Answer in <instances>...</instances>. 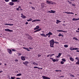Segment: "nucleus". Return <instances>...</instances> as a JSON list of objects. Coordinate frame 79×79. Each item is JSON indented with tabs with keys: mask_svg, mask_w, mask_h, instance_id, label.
I'll return each instance as SVG.
<instances>
[{
	"mask_svg": "<svg viewBox=\"0 0 79 79\" xmlns=\"http://www.w3.org/2000/svg\"><path fill=\"white\" fill-rule=\"evenodd\" d=\"M55 40L53 39L52 40L49 41L50 43V46L51 47H54V44H55Z\"/></svg>",
	"mask_w": 79,
	"mask_h": 79,
	"instance_id": "nucleus-1",
	"label": "nucleus"
},
{
	"mask_svg": "<svg viewBox=\"0 0 79 79\" xmlns=\"http://www.w3.org/2000/svg\"><path fill=\"white\" fill-rule=\"evenodd\" d=\"M46 3L48 4H49L50 5H55L56 4V2H53L52 1L47 0L46 1Z\"/></svg>",
	"mask_w": 79,
	"mask_h": 79,
	"instance_id": "nucleus-2",
	"label": "nucleus"
},
{
	"mask_svg": "<svg viewBox=\"0 0 79 79\" xmlns=\"http://www.w3.org/2000/svg\"><path fill=\"white\" fill-rule=\"evenodd\" d=\"M70 49L71 51H73V50H79V49L78 48H73L72 47H70Z\"/></svg>",
	"mask_w": 79,
	"mask_h": 79,
	"instance_id": "nucleus-3",
	"label": "nucleus"
},
{
	"mask_svg": "<svg viewBox=\"0 0 79 79\" xmlns=\"http://www.w3.org/2000/svg\"><path fill=\"white\" fill-rule=\"evenodd\" d=\"M7 51H8V52L10 54V55L12 54V50H11V49H8Z\"/></svg>",
	"mask_w": 79,
	"mask_h": 79,
	"instance_id": "nucleus-4",
	"label": "nucleus"
},
{
	"mask_svg": "<svg viewBox=\"0 0 79 79\" xmlns=\"http://www.w3.org/2000/svg\"><path fill=\"white\" fill-rule=\"evenodd\" d=\"M53 35V33L51 31H49L48 33L46 34V36H48V35Z\"/></svg>",
	"mask_w": 79,
	"mask_h": 79,
	"instance_id": "nucleus-5",
	"label": "nucleus"
},
{
	"mask_svg": "<svg viewBox=\"0 0 79 79\" xmlns=\"http://www.w3.org/2000/svg\"><path fill=\"white\" fill-rule=\"evenodd\" d=\"M23 64H25V65H26L27 66V64H29V62L28 61H25L24 62H23Z\"/></svg>",
	"mask_w": 79,
	"mask_h": 79,
	"instance_id": "nucleus-6",
	"label": "nucleus"
},
{
	"mask_svg": "<svg viewBox=\"0 0 79 79\" xmlns=\"http://www.w3.org/2000/svg\"><path fill=\"white\" fill-rule=\"evenodd\" d=\"M42 77L43 79H50V78L47 77H45V76H42Z\"/></svg>",
	"mask_w": 79,
	"mask_h": 79,
	"instance_id": "nucleus-7",
	"label": "nucleus"
},
{
	"mask_svg": "<svg viewBox=\"0 0 79 79\" xmlns=\"http://www.w3.org/2000/svg\"><path fill=\"white\" fill-rule=\"evenodd\" d=\"M5 31H8L9 32H13V31L12 30H10L9 29H5Z\"/></svg>",
	"mask_w": 79,
	"mask_h": 79,
	"instance_id": "nucleus-8",
	"label": "nucleus"
},
{
	"mask_svg": "<svg viewBox=\"0 0 79 79\" xmlns=\"http://www.w3.org/2000/svg\"><path fill=\"white\" fill-rule=\"evenodd\" d=\"M61 55H62V53H59L58 54V56H56V58H58L60 57L61 56Z\"/></svg>",
	"mask_w": 79,
	"mask_h": 79,
	"instance_id": "nucleus-9",
	"label": "nucleus"
},
{
	"mask_svg": "<svg viewBox=\"0 0 79 79\" xmlns=\"http://www.w3.org/2000/svg\"><path fill=\"white\" fill-rule=\"evenodd\" d=\"M40 20L39 19H35L32 20V22L33 23V22H37V21H40Z\"/></svg>",
	"mask_w": 79,
	"mask_h": 79,
	"instance_id": "nucleus-10",
	"label": "nucleus"
},
{
	"mask_svg": "<svg viewBox=\"0 0 79 79\" xmlns=\"http://www.w3.org/2000/svg\"><path fill=\"white\" fill-rule=\"evenodd\" d=\"M21 18H26V16H24V15H23V14H21Z\"/></svg>",
	"mask_w": 79,
	"mask_h": 79,
	"instance_id": "nucleus-11",
	"label": "nucleus"
},
{
	"mask_svg": "<svg viewBox=\"0 0 79 79\" xmlns=\"http://www.w3.org/2000/svg\"><path fill=\"white\" fill-rule=\"evenodd\" d=\"M23 49H24V50H26L28 52H29V51H30V50H29V49L28 48H25V47H23Z\"/></svg>",
	"mask_w": 79,
	"mask_h": 79,
	"instance_id": "nucleus-12",
	"label": "nucleus"
},
{
	"mask_svg": "<svg viewBox=\"0 0 79 79\" xmlns=\"http://www.w3.org/2000/svg\"><path fill=\"white\" fill-rule=\"evenodd\" d=\"M9 4L10 5H11V6H13V5H14V2H9Z\"/></svg>",
	"mask_w": 79,
	"mask_h": 79,
	"instance_id": "nucleus-13",
	"label": "nucleus"
},
{
	"mask_svg": "<svg viewBox=\"0 0 79 79\" xmlns=\"http://www.w3.org/2000/svg\"><path fill=\"white\" fill-rule=\"evenodd\" d=\"M69 59L70 61H74V59H73V57H70Z\"/></svg>",
	"mask_w": 79,
	"mask_h": 79,
	"instance_id": "nucleus-14",
	"label": "nucleus"
},
{
	"mask_svg": "<svg viewBox=\"0 0 79 79\" xmlns=\"http://www.w3.org/2000/svg\"><path fill=\"white\" fill-rule=\"evenodd\" d=\"M40 35L41 36H43L44 37H47V36H46V35L44 34H40Z\"/></svg>",
	"mask_w": 79,
	"mask_h": 79,
	"instance_id": "nucleus-15",
	"label": "nucleus"
},
{
	"mask_svg": "<svg viewBox=\"0 0 79 79\" xmlns=\"http://www.w3.org/2000/svg\"><path fill=\"white\" fill-rule=\"evenodd\" d=\"M21 58L22 60H23V61H24L25 60V57H24L21 56Z\"/></svg>",
	"mask_w": 79,
	"mask_h": 79,
	"instance_id": "nucleus-16",
	"label": "nucleus"
},
{
	"mask_svg": "<svg viewBox=\"0 0 79 79\" xmlns=\"http://www.w3.org/2000/svg\"><path fill=\"white\" fill-rule=\"evenodd\" d=\"M50 58V59H51V60H52V61H53V62H55V61H56V60L53 59V58Z\"/></svg>",
	"mask_w": 79,
	"mask_h": 79,
	"instance_id": "nucleus-17",
	"label": "nucleus"
},
{
	"mask_svg": "<svg viewBox=\"0 0 79 79\" xmlns=\"http://www.w3.org/2000/svg\"><path fill=\"white\" fill-rule=\"evenodd\" d=\"M58 32H67V31H64L63 30H57Z\"/></svg>",
	"mask_w": 79,
	"mask_h": 79,
	"instance_id": "nucleus-18",
	"label": "nucleus"
},
{
	"mask_svg": "<svg viewBox=\"0 0 79 79\" xmlns=\"http://www.w3.org/2000/svg\"><path fill=\"white\" fill-rule=\"evenodd\" d=\"M61 21L58 20H56V24H58L59 23H61Z\"/></svg>",
	"mask_w": 79,
	"mask_h": 79,
	"instance_id": "nucleus-19",
	"label": "nucleus"
},
{
	"mask_svg": "<svg viewBox=\"0 0 79 79\" xmlns=\"http://www.w3.org/2000/svg\"><path fill=\"white\" fill-rule=\"evenodd\" d=\"M56 12V11L53 10H51V13H55V12Z\"/></svg>",
	"mask_w": 79,
	"mask_h": 79,
	"instance_id": "nucleus-20",
	"label": "nucleus"
},
{
	"mask_svg": "<svg viewBox=\"0 0 79 79\" xmlns=\"http://www.w3.org/2000/svg\"><path fill=\"white\" fill-rule=\"evenodd\" d=\"M20 9H21V6H19L18 8H16V10L18 11H19L20 10Z\"/></svg>",
	"mask_w": 79,
	"mask_h": 79,
	"instance_id": "nucleus-21",
	"label": "nucleus"
},
{
	"mask_svg": "<svg viewBox=\"0 0 79 79\" xmlns=\"http://www.w3.org/2000/svg\"><path fill=\"white\" fill-rule=\"evenodd\" d=\"M22 75L21 73H19L16 75V76H20Z\"/></svg>",
	"mask_w": 79,
	"mask_h": 79,
	"instance_id": "nucleus-22",
	"label": "nucleus"
},
{
	"mask_svg": "<svg viewBox=\"0 0 79 79\" xmlns=\"http://www.w3.org/2000/svg\"><path fill=\"white\" fill-rule=\"evenodd\" d=\"M18 0H12L11 1L12 2H18Z\"/></svg>",
	"mask_w": 79,
	"mask_h": 79,
	"instance_id": "nucleus-23",
	"label": "nucleus"
},
{
	"mask_svg": "<svg viewBox=\"0 0 79 79\" xmlns=\"http://www.w3.org/2000/svg\"><path fill=\"white\" fill-rule=\"evenodd\" d=\"M64 47H65V48H67V47H68V45L67 44H65L64 45Z\"/></svg>",
	"mask_w": 79,
	"mask_h": 79,
	"instance_id": "nucleus-24",
	"label": "nucleus"
},
{
	"mask_svg": "<svg viewBox=\"0 0 79 79\" xmlns=\"http://www.w3.org/2000/svg\"><path fill=\"white\" fill-rule=\"evenodd\" d=\"M58 36L59 37H60L61 36H63L62 34H61V33H59V35H58Z\"/></svg>",
	"mask_w": 79,
	"mask_h": 79,
	"instance_id": "nucleus-25",
	"label": "nucleus"
},
{
	"mask_svg": "<svg viewBox=\"0 0 79 79\" xmlns=\"http://www.w3.org/2000/svg\"><path fill=\"white\" fill-rule=\"evenodd\" d=\"M62 61H64V62H65L66 61V59H65L64 58L62 59Z\"/></svg>",
	"mask_w": 79,
	"mask_h": 79,
	"instance_id": "nucleus-26",
	"label": "nucleus"
},
{
	"mask_svg": "<svg viewBox=\"0 0 79 79\" xmlns=\"http://www.w3.org/2000/svg\"><path fill=\"white\" fill-rule=\"evenodd\" d=\"M45 5V3H41V6H42L44 7V5Z\"/></svg>",
	"mask_w": 79,
	"mask_h": 79,
	"instance_id": "nucleus-27",
	"label": "nucleus"
},
{
	"mask_svg": "<svg viewBox=\"0 0 79 79\" xmlns=\"http://www.w3.org/2000/svg\"><path fill=\"white\" fill-rule=\"evenodd\" d=\"M73 39H75V40H77L78 41H79V40H78V39H77V38H73Z\"/></svg>",
	"mask_w": 79,
	"mask_h": 79,
	"instance_id": "nucleus-28",
	"label": "nucleus"
},
{
	"mask_svg": "<svg viewBox=\"0 0 79 79\" xmlns=\"http://www.w3.org/2000/svg\"><path fill=\"white\" fill-rule=\"evenodd\" d=\"M29 39H30L31 40H32V37L31 36H29L28 38Z\"/></svg>",
	"mask_w": 79,
	"mask_h": 79,
	"instance_id": "nucleus-29",
	"label": "nucleus"
},
{
	"mask_svg": "<svg viewBox=\"0 0 79 79\" xmlns=\"http://www.w3.org/2000/svg\"><path fill=\"white\" fill-rule=\"evenodd\" d=\"M55 71H56V72H59V71H60V72H61V70H55Z\"/></svg>",
	"mask_w": 79,
	"mask_h": 79,
	"instance_id": "nucleus-30",
	"label": "nucleus"
},
{
	"mask_svg": "<svg viewBox=\"0 0 79 79\" xmlns=\"http://www.w3.org/2000/svg\"><path fill=\"white\" fill-rule=\"evenodd\" d=\"M70 77H71V76H72V77H75L72 74H70Z\"/></svg>",
	"mask_w": 79,
	"mask_h": 79,
	"instance_id": "nucleus-31",
	"label": "nucleus"
},
{
	"mask_svg": "<svg viewBox=\"0 0 79 79\" xmlns=\"http://www.w3.org/2000/svg\"><path fill=\"white\" fill-rule=\"evenodd\" d=\"M11 79H15V77H11Z\"/></svg>",
	"mask_w": 79,
	"mask_h": 79,
	"instance_id": "nucleus-32",
	"label": "nucleus"
},
{
	"mask_svg": "<svg viewBox=\"0 0 79 79\" xmlns=\"http://www.w3.org/2000/svg\"><path fill=\"white\" fill-rule=\"evenodd\" d=\"M64 13H67V14H70V12H64Z\"/></svg>",
	"mask_w": 79,
	"mask_h": 79,
	"instance_id": "nucleus-33",
	"label": "nucleus"
},
{
	"mask_svg": "<svg viewBox=\"0 0 79 79\" xmlns=\"http://www.w3.org/2000/svg\"><path fill=\"white\" fill-rule=\"evenodd\" d=\"M61 64H64V62L63 61H61L60 62Z\"/></svg>",
	"mask_w": 79,
	"mask_h": 79,
	"instance_id": "nucleus-34",
	"label": "nucleus"
},
{
	"mask_svg": "<svg viewBox=\"0 0 79 79\" xmlns=\"http://www.w3.org/2000/svg\"><path fill=\"white\" fill-rule=\"evenodd\" d=\"M36 29H39V26H37L36 27Z\"/></svg>",
	"mask_w": 79,
	"mask_h": 79,
	"instance_id": "nucleus-35",
	"label": "nucleus"
},
{
	"mask_svg": "<svg viewBox=\"0 0 79 79\" xmlns=\"http://www.w3.org/2000/svg\"><path fill=\"white\" fill-rule=\"evenodd\" d=\"M47 13H51V11H50V10L47 11Z\"/></svg>",
	"mask_w": 79,
	"mask_h": 79,
	"instance_id": "nucleus-36",
	"label": "nucleus"
},
{
	"mask_svg": "<svg viewBox=\"0 0 79 79\" xmlns=\"http://www.w3.org/2000/svg\"><path fill=\"white\" fill-rule=\"evenodd\" d=\"M8 26H13V24H8Z\"/></svg>",
	"mask_w": 79,
	"mask_h": 79,
	"instance_id": "nucleus-37",
	"label": "nucleus"
},
{
	"mask_svg": "<svg viewBox=\"0 0 79 79\" xmlns=\"http://www.w3.org/2000/svg\"><path fill=\"white\" fill-rule=\"evenodd\" d=\"M5 1L6 2H8L10 1V0H5Z\"/></svg>",
	"mask_w": 79,
	"mask_h": 79,
	"instance_id": "nucleus-38",
	"label": "nucleus"
},
{
	"mask_svg": "<svg viewBox=\"0 0 79 79\" xmlns=\"http://www.w3.org/2000/svg\"><path fill=\"white\" fill-rule=\"evenodd\" d=\"M76 64H79V61H78L76 63Z\"/></svg>",
	"mask_w": 79,
	"mask_h": 79,
	"instance_id": "nucleus-39",
	"label": "nucleus"
},
{
	"mask_svg": "<svg viewBox=\"0 0 79 79\" xmlns=\"http://www.w3.org/2000/svg\"><path fill=\"white\" fill-rule=\"evenodd\" d=\"M79 58H78V57H76L75 58V59L77 60L78 61L79 60Z\"/></svg>",
	"mask_w": 79,
	"mask_h": 79,
	"instance_id": "nucleus-40",
	"label": "nucleus"
},
{
	"mask_svg": "<svg viewBox=\"0 0 79 79\" xmlns=\"http://www.w3.org/2000/svg\"><path fill=\"white\" fill-rule=\"evenodd\" d=\"M53 55H55V54H51V55H50V57H52V56Z\"/></svg>",
	"mask_w": 79,
	"mask_h": 79,
	"instance_id": "nucleus-41",
	"label": "nucleus"
},
{
	"mask_svg": "<svg viewBox=\"0 0 79 79\" xmlns=\"http://www.w3.org/2000/svg\"><path fill=\"white\" fill-rule=\"evenodd\" d=\"M38 69H42L43 68H42L38 67Z\"/></svg>",
	"mask_w": 79,
	"mask_h": 79,
	"instance_id": "nucleus-42",
	"label": "nucleus"
},
{
	"mask_svg": "<svg viewBox=\"0 0 79 79\" xmlns=\"http://www.w3.org/2000/svg\"><path fill=\"white\" fill-rule=\"evenodd\" d=\"M33 64H34V65H36V63L35 62H33Z\"/></svg>",
	"mask_w": 79,
	"mask_h": 79,
	"instance_id": "nucleus-43",
	"label": "nucleus"
},
{
	"mask_svg": "<svg viewBox=\"0 0 79 79\" xmlns=\"http://www.w3.org/2000/svg\"><path fill=\"white\" fill-rule=\"evenodd\" d=\"M37 30H38V31H41V28H40L38 29Z\"/></svg>",
	"mask_w": 79,
	"mask_h": 79,
	"instance_id": "nucleus-44",
	"label": "nucleus"
},
{
	"mask_svg": "<svg viewBox=\"0 0 79 79\" xmlns=\"http://www.w3.org/2000/svg\"><path fill=\"white\" fill-rule=\"evenodd\" d=\"M38 67H34V68L35 69V68H37V69H38Z\"/></svg>",
	"mask_w": 79,
	"mask_h": 79,
	"instance_id": "nucleus-45",
	"label": "nucleus"
},
{
	"mask_svg": "<svg viewBox=\"0 0 79 79\" xmlns=\"http://www.w3.org/2000/svg\"><path fill=\"white\" fill-rule=\"evenodd\" d=\"M29 19L30 20V21H31L32 20V18H30Z\"/></svg>",
	"mask_w": 79,
	"mask_h": 79,
	"instance_id": "nucleus-46",
	"label": "nucleus"
},
{
	"mask_svg": "<svg viewBox=\"0 0 79 79\" xmlns=\"http://www.w3.org/2000/svg\"><path fill=\"white\" fill-rule=\"evenodd\" d=\"M59 60V59H56V61H58Z\"/></svg>",
	"mask_w": 79,
	"mask_h": 79,
	"instance_id": "nucleus-47",
	"label": "nucleus"
},
{
	"mask_svg": "<svg viewBox=\"0 0 79 79\" xmlns=\"http://www.w3.org/2000/svg\"><path fill=\"white\" fill-rule=\"evenodd\" d=\"M4 25H6V26H8V24L5 23Z\"/></svg>",
	"mask_w": 79,
	"mask_h": 79,
	"instance_id": "nucleus-48",
	"label": "nucleus"
},
{
	"mask_svg": "<svg viewBox=\"0 0 79 79\" xmlns=\"http://www.w3.org/2000/svg\"><path fill=\"white\" fill-rule=\"evenodd\" d=\"M32 9H33V10H35V8L34 7H31Z\"/></svg>",
	"mask_w": 79,
	"mask_h": 79,
	"instance_id": "nucleus-49",
	"label": "nucleus"
},
{
	"mask_svg": "<svg viewBox=\"0 0 79 79\" xmlns=\"http://www.w3.org/2000/svg\"><path fill=\"white\" fill-rule=\"evenodd\" d=\"M12 51L13 52H16V50L15 49H12Z\"/></svg>",
	"mask_w": 79,
	"mask_h": 79,
	"instance_id": "nucleus-50",
	"label": "nucleus"
},
{
	"mask_svg": "<svg viewBox=\"0 0 79 79\" xmlns=\"http://www.w3.org/2000/svg\"><path fill=\"white\" fill-rule=\"evenodd\" d=\"M38 32V30L35 31H34V32Z\"/></svg>",
	"mask_w": 79,
	"mask_h": 79,
	"instance_id": "nucleus-51",
	"label": "nucleus"
},
{
	"mask_svg": "<svg viewBox=\"0 0 79 79\" xmlns=\"http://www.w3.org/2000/svg\"><path fill=\"white\" fill-rule=\"evenodd\" d=\"M70 14H71V15H74V13L73 12H70Z\"/></svg>",
	"mask_w": 79,
	"mask_h": 79,
	"instance_id": "nucleus-52",
	"label": "nucleus"
},
{
	"mask_svg": "<svg viewBox=\"0 0 79 79\" xmlns=\"http://www.w3.org/2000/svg\"><path fill=\"white\" fill-rule=\"evenodd\" d=\"M54 43H55V44H59V42H55Z\"/></svg>",
	"mask_w": 79,
	"mask_h": 79,
	"instance_id": "nucleus-53",
	"label": "nucleus"
},
{
	"mask_svg": "<svg viewBox=\"0 0 79 79\" xmlns=\"http://www.w3.org/2000/svg\"><path fill=\"white\" fill-rule=\"evenodd\" d=\"M38 56V57H40V56H41V55L39 54Z\"/></svg>",
	"mask_w": 79,
	"mask_h": 79,
	"instance_id": "nucleus-54",
	"label": "nucleus"
},
{
	"mask_svg": "<svg viewBox=\"0 0 79 79\" xmlns=\"http://www.w3.org/2000/svg\"><path fill=\"white\" fill-rule=\"evenodd\" d=\"M50 56V55H48L47 56V57H49V56Z\"/></svg>",
	"mask_w": 79,
	"mask_h": 79,
	"instance_id": "nucleus-55",
	"label": "nucleus"
},
{
	"mask_svg": "<svg viewBox=\"0 0 79 79\" xmlns=\"http://www.w3.org/2000/svg\"><path fill=\"white\" fill-rule=\"evenodd\" d=\"M15 61H16V62H18V60H15Z\"/></svg>",
	"mask_w": 79,
	"mask_h": 79,
	"instance_id": "nucleus-56",
	"label": "nucleus"
},
{
	"mask_svg": "<svg viewBox=\"0 0 79 79\" xmlns=\"http://www.w3.org/2000/svg\"><path fill=\"white\" fill-rule=\"evenodd\" d=\"M26 24H28V22H26L25 23Z\"/></svg>",
	"mask_w": 79,
	"mask_h": 79,
	"instance_id": "nucleus-57",
	"label": "nucleus"
},
{
	"mask_svg": "<svg viewBox=\"0 0 79 79\" xmlns=\"http://www.w3.org/2000/svg\"><path fill=\"white\" fill-rule=\"evenodd\" d=\"M72 6H76V5L74 4H72Z\"/></svg>",
	"mask_w": 79,
	"mask_h": 79,
	"instance_id": "nucleus-58",
	"label": "nucleus"
},
{
	"mask_svg": "<svg viewBox=\"0 0 79 79\" xmlns=\"http://www.w3.org/2000/svg\"><path fill=\"white\" fill-rule=\"evenodd\" d=\"M36 29H37V28H36V27L34 28V30H36Z\"/></svg>",
	"mask_w": 79,
	"mask_h": 79,
	"instance_id": "nucleus-59",
	"label": "nucleus"
},
{
	"mask_svg": "<svg viewBox=\"0 0 79 79\" xmlns=\"http://www.w3.org/2000/svg\"><path fill=\"white\" fill-rule=\"evenodd\" d=\"M27 21L29 22V21H30V20L29 19H27Z\"/></svg>",
	"mask_w": 79,
	"mask_h": 79,
	"instance_id": "nucleus-60",
	"label": "nucleus"
},
{
	"mask_svg": "<svg viewBox=\"0 0 79 79\" xmlns=\"http://www.w3.org/2000/svg\"><path fill=\"white\" fill-rule=\"evenodd\" d=\"M63 26H66V25H65V24H64V23H63Z\"/></svg>",
	"mask_w": 79,
	"mask_h": 79,
	"instance_id": "nucleus-61",
	"label": "nucleus"
},
{
	"mask_svg": "<svg viewBox=\"0 0 79 79\" xmlns=\"http://www.w3.org/2000/svg\"><path fill=\"white\" fill-rule=\"evenodd\" d=\"M76 52H79V50H77Z\"/></svg>",
	"mask_w": 79,
	"mask_h": 79,
	"instance_id": "nucleus-62",
	"label": "nucleus"
},
{
	"mask_svg": "<svg viewBox=\"0 0 79 79\" xmlns=\"http://www.w3.org/2000/svg\"><path fill=\"white\" fill-rule=\"evenodd\" d=\"M23 9H21H21H20V10H22Z\"/></svg>",
	"mask_w": 79,
	"mask_h": 79,
	"instance_id": "nucleus-63",
	"label": "nucleus"
},
{
	"mask_svg": "<svg viewBox=\"0 0 79 79\" xmlns=\"http://www.w3.org/2000/svg\"><path fill=\"white\" fill-rule=\"evenodd\" d=\"M77 30H78V31H79V28H78L77 29Z\"/></svg>",
	"mask_w": 79,
	"mask_h": 79,
	"instance_id": "nucleus-64",
	"label": "nucleus"
}]
</instances>
